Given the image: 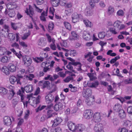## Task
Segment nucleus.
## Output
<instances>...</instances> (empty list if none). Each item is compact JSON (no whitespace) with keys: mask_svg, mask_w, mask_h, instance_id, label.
I'll return each instance as SVG.
<instances>
[{"mask_svg":"<svg viewBox=\"0 0 132 132\" xmlns=\"http://www.w3.org/2000/svg\"><path fill=\"white\" fill-rule=\"evenodd\" d=\"M33 90V86L31 85H28L25 86L24 88L21 87V89H19L17 92V94L20 96L21 99L22 100L24 99L23 95L22 94L24 93V90L27 93H29L31 92Z\"/></svg>","mask_w":132,"mask_h":132,"instance_id":"nucleus-1","label":"nucleus"},{"mask_svg":"<svg viewBox=\"0 0 132 132\" xmlns=\"http://www.w3.org/2000/svg\"><path fill=\"white\" fill-rule=\"evenodd\" d=\"M8 1L9 2L7 4V8L9 9L17 8V5L16 3L17 0H8Z\"/></svg>","mask_w":132,"mask_h":132,"instance_id":"nucleus-2","label":"nucleus"},{"mask_svg":"<svg viewBox=\"0 0 132 132\" xmlns=\"http://www.w3.org/2000/svg\"><path fill=\"white\" fill-rule=\"evenodd\" d=\"M18 63L17 61H15L14 63H10L8 65V68L9 70L12 72H14L16 70V67Z\"/></svg>","mask_w":132,"mask_h":132,"instance_id":"nucleus-3","label":"nucleus"},{"mask_svg":"<svg viewBox=\"0 0 132 132\" xmlns=\"http://www.w3.org/2000/svg\"><path fill=\"white\" fill-rule=\"evenodd\" d=\"M94 130L95 132H104L103 125L100 123H98L95 125Z\"/></svg>","mask_w":132,"mask_h":132,"instance_id":"nucleus-4","label":"nucleus"},{"mask_svg":"<svg viewBox=\"0 0 132 132\" xmlns=\"http://www.w3.org/2000/svg\"><path fill=\"white\" fill-rule=\"evenodd\" d=\"M93 115V111L91 110H87L84 112V117L85 118L89 119L92 118Z\"/></svg>","mask_w":132,"mask_h":132,"instance_id":"nucleus-5","label":"nucleus"},{"mask_svg":"<svg viewBox=\"0 0 132 132\" xmlns=\"http://www.w3.org/2000/svg\"><path fill=\"white\" fill-rule=\"evenodd\" d=\"M7 8V9H6L4 12L5 14L6 15L8 14L9 16L11 18L14 17L15 15V12L14 9L16 8H14L11 9H9L8 8Z\"/></svg>","mask_w":132,"mask_h":132,"instance_id":"nucleus-6","label":"nucleus"},{"mask_svg":"<svg viewBox=\"0 0 132 132\" xmlns=\"http://www.w3.org/2000/svg\"><path fill=\"white\" fill-rule=\"evenodd\" d=\"M92 94V90L90 89H84L82 92V96L84 97L87 98L91 97V96Z\"/></svg>","mask_w":132,"mask_h":132,"instance_id":"nucleus-7","label":"nucleus"},{"mask_svg":"<svg viewBox=\"0 0 132 132\" xmlns=\"http://www.w3.org/2000/svg\"><path fill=\"white\" fill-rule=\"evenodd\" d=\"M39 86H43V88H47L48 89L50 88V83L48 81H45L43 80L40 81L38 83Z\"/></svg>","mask_w":132,"mask_h":132,"instance_id":"nucleus-8","label":"nucleus"},{"mask_svg":"<svg viewBox=\"0 0 132 132\" xmlns=\"http://www.w3.org/2000/svg\"><path fill=\"white\" fill-rule=\"evenodd\" d=\"M15 36L16 38V41L18 42L19 39V33H16L15 35L13 33H9L7 36L8 37V38L10 40L12 41L15 39Z\"/></svg>","mask_w":132,"mask_h":132,"instance_id":"nucleus-9","label":"nucleus"},{"mask_svg":"<svg viewBox=\"0 0 132 132\" xmlns=\"http://www.w3.org/2000/svg\"><path fill=\"white\" fill-rule=\"evenodd\" d=\"M81 16V15L78 14L77 13H74L72 15V22L75 23L78 21Z\"/></svg>","mask_w":132,"mask_h":132,"instance_id":"nucleus-10","label":"nucleus"},{"mask_svg":"<svg viewBox=\"0 0 132 132\" xmlns=\"http://www.w3.org/2000/svg\"><path fill=\"white\" fill-rule=\"evenodd\" d=\"M62 121L61 118L57 117L53 121H52L51 122L53 123L52 127H55L59 125Z\"/></svg>","mask_w":132,"mask_h":132,"instance_id":"nucleus-11","label":"nucleus"},{"mask_svg":"<svg viewBox=\"0 0 132 132\" xmlns=\"http://www.w3.org/2000/svg\"><path fill=\"white\" fill-rule=\"evenodd\" d=\"M86 98L85 102L87 105L90 106L93 104L95 101L94 97V96Z\"/></svg>","mask_w":132,"mask_h":132,"instance_id":"nucleus-12","label":"nucleus"},{"mask_svg":"<svg viewBox=\"0 0 132 132\" xmlns=\"http://www.w3.org/2000/svg\"><path fill=\"white\" fill-rule=\"evenodd\" d=\"M22 57L25 65L26 67L29 66L32 62V60L30 59L27 60L26 56H23Z\"/></svg>","mask_w":132,"mask_h":132,"instance_id":"nucleus-13","label":"nucleus"},{"mask_svg":"<svg viewBox=\"0 0 132 132\" xmlns=\"http://www.w3.org/2000/svg\"><path fill=\"white\" fill-rule=\"evenodd\" d=\"M3 121L4 125L7 126H10L12 123L11 119L8 116H6L4 117Z\"/></svg>","mask_w":132,"mask_h":132,"instance_id":"nucleus-14","label":"nucleus"},{"mask_svg":"<svg viewBox=\"0 0 132 132\" xmlns=\"http://www.w3.org/2000/svg\"><path fill=\"white\" fill-rule=\"evenodd\" d=\"M63 107L62 103L59 102L57 104L55 105L54 107V109L56 111H58L62 110Z\"/></svg>","mask_w":132,"mask_h":132,"instance_id":"nucleus-15","label":"nucleus"},{"mask_svg":"<svg viewBox=\"0 0 132 132\" xmlns=\"http://www.w3.org/2000/svg\"><path fill=\"white\" fill-rule=\"evenodd\" d=\"M68 126L69 129L71 131H74L76 130L77 126L74 123L72 122H68Z\"/></svg>","mask_w":132,"mask_h":132,"instance_id":"nucleus-16","label":"nucleus"},{"mask_svg":"<svg viewBox=\"0 0 132 132\" xmlns=\"http://www.w3.org/2000/svg\"><path fill=\"white\" fill-rule=\"evenodd\" d=\"M93 119L96 122H98L101 120V116L99 113H95L93 116Z\"/></svg>","mask_w":132,"mask_h":132,"instance_id":"nucleus-17","label":"nucleus"},{"mask_svg":"<svg viewBox=\"0 0 132 132\" xmlns=\"http://www.w3.org/2000/svg\"><path fill=\"white\" fill-rule=\"evenodd\" d=\"M83 38L86 40H88L91 38V37L89 32L85 31L83 32Z\"/></svg>","mask_w":132,"mask_h":132,"instance_id":"nucleus-18","label":"nucleus"},{"mask_svg":"<svg viewBox=\"0 0 132 132\" xmlns=\"http://www.w3.org/2000/svg\"><path fill=\"white\" fill-rule=\"evenodd\" d=\"M46 102L48 103H50L53 101L54 99V96L52 94H48L45 97Z\"/></svg>","mask_w":132,"mask_h":132,"instance_id":"nucleus-19","label":"nucleus"},{"mask_svg":"<svg viewBox=\"0 0 132 132\" xmlns=\"http://www.w3.org/2000/svg\"><path fill=\"white\" fill-rule=\"evenodd\" d=\"M45 40V39L44 38H40L38 41V45L41 47L45 46L46 44Z\"/></svg>","mask_w":132,"mask_h":132,"instance_id":"nucleus-20","label":"nucleus"},{"mask_svg":"<svg viewBox=\"0 0 132 132\" xmlns=\"http://www.w3.org/2000/svg\"><path fill=\"white\" fill-rule=\"evenodd\" d=\"M48 9L46 10V12L44 11L41 14V15L40 16V20L43 21H45L46 19L45 18V16H47V15Z\"/></svg>","mask_w":132,"mask_h":132,"instance_id":"nucleus-21","label":"nucleus"},{"mask_svg":"<svg viewBox=\"0 0 132 132\" xmlns=\"http://www.w3.org/2000/svg\"><path fill=\"white\" fill-rule=\"evenodd\" d=\"M71 36L69 37V39L71 40H74L77 39L78 35L75 31H72L71 33Z\"/></svg>","mask_w":132,"mask_h":132,"instance_id":"nucleus-22","label":"nucleus"},{"mask_svg":"<svg viewBox=\"0 0 132 132\" xmlns=\"http://www.w3.org/2000/svg\"><path fill=\"white\" fill-rule=\"evenodd\" d=\"M89 81L88 82L87 84L89 87L92 88L96 87L98 86L99 84V83L97 80L95 81L94 82H92L90 85L89 84Z\"/></svg>","mask_w":132,"mask_h":132,"instance_id":"nucleus-23","label":"nucleus"},{"mask_svg":"<svg viewBox=\"0 0 132 132\" xmlns=\"http://www.w3.org/2000/svg\"><path fill=\"white\" fill-rule=\"evenodd\" d=\"M85 14L87 16H89L92 14V10L90 9L89 7L86 8L85 10Z\"/></svg>","mask_w":132,"mask_h":132,"instance_id":"nucleus-24","label":"nucleus"},{"mask_svg":"<svg viewBox=\"0 0 132 132\" xmlns=\"http://www.w3.org/2000/svg\"><path fill=\"white\" fill-rule=\"evenodd\" d=\"M7 49L4 47L0 46V55H4L6 54Z\"/></svg>","mask_w":132,"mask_h":132,"instance_id":"nucleus-25","label":"nucleus"},{"mask_svg":"<svg viewBox=\"0 0 132 132\" xmlns=\"http://www.w3.org/2000/svg\"><path fill=\"white\" fill-rule=\"evenodd\" d=\"M29 11H26V13H27V15H29L30 17L32 19H33L32 16H33L34 14V11H33L32 8L30 7H29Z\"/></svg>","mask_w":132,"mask_h":132,"instance_id":"nucleus-26","label":"nucleus"},{"mask_svg":"<svg viewBox=\"0 0 132 132\" xmlns=\"http://www.w3.org/2000/svg\"><path fill=\"white\" fill-rule=\"evenodd\" d=\"M85 127L84 125H78V126H77L76 130L82 132L85 130Z\"/></svg>","mask_w":132,"mask_h":132,"instance_id":"nucleus-27","label":"nucleus"},{"mask_svg":"<svg viewBox=\"0 0 132 132\" xmlns=\"http://www.w3.org/2000/svg\"><path fill=\"white\" fill-rule=\"evenodd\" d=\"M118 112L120 118L122 119L125 118L126 116V114L124 110L121 109Z\"/></svg>","mask_w":132,"mask_h":132,"instance_id":"nucleus-28","label":"nucleus"},{"mask_svg":"<svg viewBox=\"0 0 132 132\" xmlns=\"http://www.w3.org/2000/svg\"><path fill=\"white\" fill-rule=\"evenodd\" d=\"M9 29H2L1 34H2L3 36L6 37L8 36V34H9Z\"/></svg>","mask_w":132,"mask_h":132,"instance_id":"nucleus-29","label":"nucleus"},{"mask_svg":"<svg viewBox=\"0 0 132 132\" xmlns=\"http://www.w3.org/2000/svg\"><path fill=\"white\" fill-rule=\"evenodd\" d=\"M121 105L118 103L116 104L113 107V110L116 112H118L121 110Z\"/></svg>","mask_w":132,"mask_h":132,"instance_id":"nucleus-30","label":"nucleus"},{"mask_svg":"<svg viewBox=\"0 0 132 132\" xmlns=\"http://www.w3.org/2000/svg\"><path fill=\"white\" fill-rule=\"evenodd\" d=\"M9 70L8 69V68H7V67L5 66L1 68L2 71L6 75H8L9 74L10 72Z\"/></svg>","mask_w":132,"mask_h":132,"instance_id":"nucleus-31","label":"nucleus"},{"mask_svg":"<svg viewBox=\"0 0 132 132\" xmlns=\"http://www.w3.org/2000/svg\"><path fill=\"white\" fill-rule=\"evenodd\" d=\"M17 79L16 77L14 76H11L9 78V81L10 83L13 84L16 81Z\"/></svg>","mask_w":132,"mask_h":132,"instance_id":"nucleus-32","label":"nucleus"},{"mask_svg":"<svg viewBox=\"0 0 132 132\" xmlns=\"http://www.w3.org/2000/svg\"><path fill=\"white\" fill-rule=\"evenodd\" d=\"M51 3L53 6L56 7L59 4V0H51Z\"/></svg>","mask_w":132,"mask_h":132,"instance_id":"nucleus-33","label":"nucleus"},{"mask_svg":"<svg viewBox=\"0 0 132 132\" xmlns=\"http://www.w3.org/2000/svg\"><path fill=\"white\" fill-rule=\"evenodd\" d=\"M10 58L9 57L6 56H3L2 57L1 61L3 63L7 62L9 61Z\"/></svg>","mask_w":132,"mask_h":132,"instance_id":"nucleus-34","label":"nucleus"},{"mask_svg":"<svg viewBox=\"0 0 132 132\" xmlns=\"http://www.w3.org/2000/svg\"><path fill=\"white\" fill-rule=\"evenodd\" d=\"M7 92L8 90L5 88L2 87H0V93L2 95H5Z\"/></svg>","mask_w":132,"mask_h":132,"instance_id":"nucleus-35","label":"nucleus"},{"mask_svg":"<svg viewBox=\"0 0 132 132\" xmlns=\"http://www.w3.org/2000/svg\"><path fill=\"white\" fill-rule=\"evenodd\" d=\"M47 118L48 119L52 117L53 114V111L51 110H48L47 111Z\"/></svg>","mask_w":132,"mask_h":132,"instance_id":"nucleus-36","label":"nucleus"},{"mask_svg":"<svg viewBox=\"0 0 132 132\" xmlns=\"http://www.w3.org/2000/svg\"><path fill=\"white\" fill-rule=\"evenodd\" d=\"M108 14L109 15L112 14L114 11V8L111 6L108 7Z\"/></svg>","mask_w":132,"mask_h":132,"instance_id":"nucleus-37","label":"nucleus"},{"mask_svg":"<svg viewBox=\"0 0 132 132\" xmlns=\"http://www.w3.org/2000/svg\"><path fill=\"white\" fill-rule=\"evenodd\" d=\"M116 14L117 16L122 17L124 15L125 12L122 10L120 9L117 12Z\"/></svg>","mask_w":132,"mask_h":132,"instance_id":"nucleus-38","label":"nucleus"},{"mask_svg":"<svg viewBox=\"0 0 132 132\" xmlns=\"http://www.w3.org/2000/svg\"><path fill=\"white\" fill-rule=\"evenodd\" d=\"M99 1L100 0H90L89 1V4L92 7H94L95 4L98 3Z\"/></svg>","mask_w":132,"mask_h":132,"instance_id":"nucleus-39","label":"nucleus"},{"mask_svg":"<svg viewBox=\"0 0 132 132\" xmlns=\"http://www.w3.org/2000/svg\"><path fill=\"white\" fill-rule=\"evenodd\" d=\"M64 80L66 82H68L70 80H72V82L75 81L73 80V77L70 76L67 77Z\"/></svg>","mask_w":132,"mask_h":132,"instance_id":"nucleus-40","label":"nucleus"},{"mask_svg":"<svg viewBox=\"0 0 132 132\" xmlns=\"http://www.w3.org/2000/svg\"><path fill=\"white\" fill-rule=\"evenodd\" d=\"M78 65V68H77V70L78 71H83L81 68V67L82 66V64L79 62H77L76 63L75 66H76ZM83 71H84L83 70Z\"/></svg>","mask_w":132,"mask_h":132,"instance_id":"nucleus-41","label":"nucleus"},{"mask_svg":"<svg viewBox=\"0 0 132 132\" xmlns=\"http://www.w3.org/2000/svg\"><path fill=\"white\" fill-rule=\"evenodd\" d=\"M84 22L87 27H91L92 26L91 22L88 20H84Z\"/></svg>","mask_w":132,"mask_h":132,"instance_id":"nucleus-42","label":"nucleus"},{"mask_svg":"<svg viewBox=\"0 0 132 132\" xmlns=\"http://www.w3.org/2000/svg\"><path fill=\"white\" fill-rule=\"evenodd\" d=\"M64 25L65 28L69 30H70L71 27L70 24L68 22H66L64 23Z\"/></svg>","mask_w":132,"mask_h":132,"instance_id":"nucleus-43","label":"nucleus"},{"mask_svg":"<svg viewBox=\"0 0 132 132\" xmlns=\"http://www.w3.org/2000/svg\"><path fill=\"white\" fill-rule=\"evenodd\" d=\"M120 21L117 20L113 24V26L114 27H117L118 29L120 26Z\"/></svg>","mask_w":132,"mask_h":132,"instance_id":"nucleus-44","label":"nucleus"},{"mask_svg":"<svg viewBox=\"0 0 132 132\" xmlns=\"http://www.w3.org/2000/svg\"><path fill=\"white\" fill-rule=\"evenodd\" d=\"M124 82L126 84H132V78H129L125 79L124 81Z\"/></svg>","mask_w":132,"mask_h":132,"instance_id":"nucleus-45","label":"nucleus"},{"mask_svg":"<svg viewBox=\"0 0 132 132\" xmlns=\"http://www.w3.org/2000/svg\"><path fill=\"white\" fill-rule=\"evenodd\" d=\"M12 52H13L14 54H15L19 59H20L22 55L21 54L20 55L18 53H16L14 49H11V50Z\"/></svg>","mask_w":132,"mask_h":132,"instance_id":"nucleus-46","label":"nucleus"},{"mask_svg":"<svg viewBox=\"0 0 132 132\" xmlns=\"http://www.w3.org/2000/svg\"><path fill=\"white\" fill-rule=\"evenodd\" d=\"M42 55H45V56L44 57H43V56H40L39 57H38V59L39 60L41 61H42L44 59H45L48 56L47 54H46V53H44L42 54Z\"/></svg>","mask_w":132,"mask_h":132,"instance_id":"nucleus-47","label":"nucleus"},{"mask_svg":"<svg viewBox=\"0 0 132 132\" xmlns=\"http://www.w3.org/2000/svg\"><path fill=\"white\" fill-rule=\"evenodd\" d=\"M51 132H62V131L60 128L57 127L52 129Z\"/></svg>","mask_w":132,"mask_h":132,"instance_id":"nucleus-48","label":"nucleus"},{"mask_svg":"<svg viewBox=\"0 0 132 132\" xmlns=\"http://www.w3.org/2000/svg\"><path fill=\"white\" fill-rule=\"evenodd\" d=\"M98 37L102 39L105 36V32H100L98 35Z\"/></svg>","mask_w":132,"mask_h":132,"instance_id":"nucleus-49","label":"nucleus"},{"mask_svg":"<svg viewBox=\"0 0 132 132\" xmlns=\"http://www.w3.org/2000/svg\"><path fill=\"white\" fill-rule=\"evenodd\" d=\"M66 67L69 70H72V71L74 73H77L76 71H75V70H73V67L71 65H67L66 66Z\"/></svg>","mask_w":132,"mask_h":132,"instance_id":"nucleus-50","label":"nucleus"},{"mask_svg":"<svg viewBox=\"0 0 132 132\" xmlns=\"http://www.w3.org/2000/svg\"><path fill=\"white\" fill-rule=\"evenodd\" d=\"M30 34V32H28L24 34L23 36L22 37V39L24 40L27 39V37L29 36Z\"/></svg>","mask_w":132,"mask_h":132,"instance_id":"nucleus-51","label":"nucleus"},{"mask_svg":"<svg viewBox=\"0 0 132 132\" xmlns=\"http://www.w3.org/2000/svg\"><path fill=\"white\" fill-rule=\"evenodd\" d=\"M54 24L52 22H50L48 25V27L49 29L52 30L54 27Z\"/></svg>","mask_w":132,"mask_h":132,"instance_id":"nucleus-52","label":"nucleus"},{"mask_svg":"<svg viewBox=\"0 0 132 132\" xmlns=\"http://www.w3.org/2000/svg\"><path fill=\"white\" fill-rule=\"evenodd\" d=\"M113 122L114 125H117L119 123L118 119L117 118H113Z\"/></svg>","mask_w":132,"mask_h":132,"instance_id":"nucleus-53","label":"nucleus"},{"mask_svg":"<svg viewBox=\"0 0 132 132\" xmlns=\"http://www.w3.org/2000/svg\"><path fill=\"white\" fill-rule=\"evenodd\" d=\"M67 1L66 0H61L59 1V4L62 6H65L66 4Z\"/></svg>","mask_w":132,"mask_h":132,"instance_id":"nucleus-54","label":"nucleus"},{"mask_svg":"<svg viewBox=\"0 0 132 132\" xmlns=\"http://www.w3.org/2000/svg\"><path fill=\"white\" fill-rule=\"evenodd\" d=\"M11 26L12 28L14 30H16L18 28V27L16 26V24L15 23L11 22Z\"/></svg>","mask_w":132,"mask_h":132,"instance_id":"nucleus-55","label":"nucleus"},{"mask_svg":"<svg viewBox=\"0 0 132 132\" xmlns=\"http://www.w3.org/2000/svg\"><path fill=\"white\" fill-rule=\"evenodd\" d=\"M127 112L128 113L131 115H132V106H129L127 108Z\"/></svg>","mask_w":132,"mask_h":132,"instance_id":"nucleus-56","label":"nucleus"},{"mask_svg":"<svg viewBox=\"0 0 132 132\" xmlns=\"http://www.w3.org/2000/svg\"><path fill=\"white\" fill-rule=\"evenodd\" d=\"M76 52L75 50H71L70 51V54H69L71 55H72L73 56H75V54H76Z\"/></svg>","mask_w":132,"mask_h":132,"instance_id":"nucleus-57","label":"nucleus"},{"mask_svg":"<svg viewBox=\"0 0 132 132\" xmlns=\"http://www.w3.org/2000/svg\"><path fill=\"white\" fill-rule=\"evenodd\" d=\"M116 73H117V74L116 75V74H112V75H117V76H119L120 77H123V76H122L121 75H120L119 74V70L117 68V69H116Z\"/></svg>","mask_w":132,"mask_h":132,"instance_id":"nucleus-58","label":"nucleus"},{"mask_svg":"<svg viewBox=\"0 0 132 132\" xmlns=\"http://www.w3.org/2000/svg\"><path fill=\"white\" fill-rule=\"evenodd\" d=\"M34 6L35 8H36L35 10L36 11L38 12H39L40 13L42 12V9H39V8H38V7L35 4H34Z\"/></svg>","mask_w":132,"mask_h":132,"instance_id":"nucleus-59","label":"nucleus"},{"mask_svg":"<svg viewBox=\"0 0 132 132\" xmlns=\"http://www.w3.org/2000/svg\"><path fill=\"white\" fill-rule=\"evenodd\" d=\"M36 2L38 5H41L44 2V0H36Z\"/></svg>","mask_w":132,"mask_h":132,"instance_id":"nucleus-60","label":"nucleus"},{"mask_svg":"<svg viewBox=\"0 0 132 132\" xmlns=\"http://www.w3.org/2000/svg\"><path fill=\"white\" fill-rule=\"evenodd\" d=\"M15 132H23V130L21 128L17 127Z\"/></svg>","mask_w":132,"mask_h":132,"instance_id":"nucleus-61","label":"nucleus"},{"mask_svg":"<svg viewBox=\"0 0 132 132\" xmlns=\"http://www.w3.org/2000/svg\"><path fill=\"white\" fill-rule=\"evenodd\" d=\"M100 6L102 8H104L105 6V5L104 2L103 1H101L99 3Z\"/></svg>","mask_w":132,"mask_h":132,"instance_id":"nucleus-62","label":"nucleus"},{"mask_svg":"<svg viewBox=\"0 0 132 132\" xmlns=\"http://www.w3.org/2000/svg\"><path fill=\"white\" fill-rule=\"evenodd\" d=\"M110 30L111 32L114 34H115L117 33V32L115 31V29L114 28H110Z\"/></svg>","mask_w":132,"mask_h":132,"instance_id":"nucleus-63","label":"nucleus"},{"mask_svg":"<svg viewBox=\"0 0 132 132\" xmlns=\"http://www.w3.org/2000/svg\"><path fill=\"white\" fill-rule=\"evenodd\" d=\"M50 46L51 49L53 50H56V46L54 43L51 44Z\"/></svg>","mask_w":132,"mask_h":132,"instance_id":"nucleus-64","label":"nucleus"}]
</instances>
